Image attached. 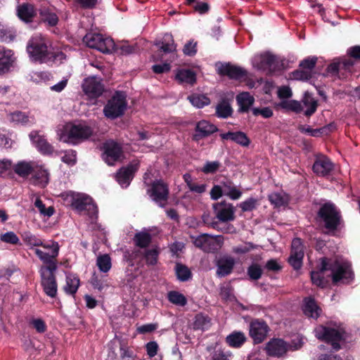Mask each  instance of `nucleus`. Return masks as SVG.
<instances>
[{
    "label": "nucleus",
    "mask_w": 360,
    "mask_h": 360,
    "mask_svg": "<svg viewBox=\"0 0 360 360\" xmlns=\"http://www.w3.org/2000/svg\"><path fill=\"white\" fill-rule=\"evenodd\" d=\"M311 74L305 69L301 68L292 73V78L297 80H307L311 77Z\"/></svg>",
    "instance_id": "nucleus-58"
},
{
    "label": "nucleus",
    "mask_w": 360,
    "mask_h": 360,
    "mask_svg": "<svg viewBox=\"0 0 360 360\" xmlns=\"http://www.w3.org/2000/svg\"><path fill=\"white\" fill-rule=\"evenodd\" d=\"M138 168L139 163L135 162L120 169L116 175V179L122 188H127L129 185Z\"/></svg>",
    "instance_id": "nucleus-17"
},
{
    "label": "nucleus",
    "mask_w": 360,
    "mask_h": 360,
    "mask_svg": "<svg viewBox=\"0 0 360 360\" xmlns=\"http://www.w3.org/2000/svg\"><path fill=\"white\" fill-rule=\"evenodd\" d=\"M269 327L261 321H254L250 325V335L255 344L262 342L267 335Z\"/></svg>",
    "instance_id": "nucleus-16"
},
{
    "label": "nucleus",
    "mask_w": 360,
    "mask_h": 360,
    "mask_svg": "<svg viewBox=\"0 0 360 360\" xmlns=\"http://www.w3.org/2000/svg\"><path fill=\"white\" fill-rule=\"evenodd\" d=\"M22 238L24 242L31 248L39 247L42 245V240L29 231L24 232L22 234Z\"/></svg>",
    "instance_id": "nucleus-49"
},
{
    "label": "nucleus",
    "mask_w": 360,
    "mask_h": 360,
    "mask_svg": "<svg viewBox=\"0 0 360 360\" xmlns=\"http://www.w3.org/2000/svg\"><path fill=\"white\" fill-rule=\"evenodd\" d=\"M56 265L50 267H41V283L44 292L50 297H55L57 295L58 285L54 276Z\"/></svg>",
    "instance_id": "nucleus-8"
},
{
    "label": "nucleus",
    "mask_w": 360,
    "mask_h": 360,
    "mask_svg": "<svg viewBox=\"0 0 360 360\" xmlns=\"http://www.w3.org/2000/svg\"><path fill=\"white\" fill-rule=\"evenodd\" d=\"M148 193L153 200L159 205L163 206L166 202L169 194L167 186L160 180L153 182Z\"/></svg>",
    "instance_id": "nucleus-13"
},
{
    "label": "nucleus",
    "mask_w": 360,
    "mask_h": 360,
    "mask_svg": "<svg viewBox=\"0 0 360 360\" xmlns=\"http://www.w3.org/2000/svg\"><path fill=\"white\" fill-rule=\"evenodd\" d=\"M9 122L17 124H32L34 122V119L29 117L25 112L21 111H15L11 112L7 117Z\"/></svg>",
    "instance_id": "nucleus-33"
},
{
    "label": "nucleus",
    "mask_w": 360,
    "mask_h": 360,
    "mask_svg": "<svg viewBox=\"0 0 360 360\" xmlns=\"http://www.w3.org/2000/svg\"><path fill=\"white\" fill-rule=\"evenodd\" d=\"M214 210L217 219L221 221L234 219V210L231 204L217 203L214 205Z\"/></svg>",
    "instance_id": "nucleus-23"
},
{
    "label": "nucleus",
    "mask_w": 360,
    "mask_h": 360,
    "mask_svg": "<svg viewBox=\"0 0 360 360\" xmlns=\"http://www.w3.org/2000/svg\"><path fill=\"white\" fill-rule=\"evenodd\" d=\"M26 50L30 60L40 64L62 63L66 58L63 52L55 50L50 41L41 34H36L28 41Z\"/></svg>",
    "instance_id": "nucleus-2"
},
{
    "label": "nucleus",
    "mask_w": 360,
    "mask_h": 360,
    "mask_svg": "<svg viewBox=\"0 0 360 360\" xmlns=\"http://www.w3.org/2000/svg\"><path fill=\"white\" fill-rule=\"evenodd\" d=\"M226 341L230 347L238 348L246 341V337L243 332L233 331L226 338Z\"/></svg>",
    "instance_id": "nucleus-35"
},
{
    "label": "nucleus",
    "mask_w": 360,
    "mask_h": 360,
    "mask_svg": "<svg viewBox=\"0 0 360 360\" xmlns=\"http://www.w3.org/2000/svg\"><path fill=\"white\" fill-rule=\"evenodd\" d=\"M80 285L79 277L76 274H67L65 278V285L63 287V290L66 294L74 295Z\"/></svg>",
    "instance_id": "nucleus-30"
},
{
    "label": "nucleus",
    "mask_w": 360,
    "mask_h": 360,
    "mask_svg": "<svg viewBox=\"0 0 360 360\" xmlns=\"http://www.w3.org/2000/svg\"><path fill=\"white\" fill-rule=\"evenodd\" d=\"M252 63L257 70L272 72L276 70L278 61L274 54L264 52L255 55L252 60Z\"/></svg>",
    "instance_id": "nucleus-10"
},
{
    "label": "nucleus",
    "mask_w": 360,
    "mask_h": 360,
    "mask_svg": "<svg viewBox=\"0 0 360 360\" xmlns=\"http://www.w3.org/2000/svg\"><path fill=\"white\" fill-rule=\"evenodd\" d=\"M32 174L34 184L43 188L49 183V174L41 163L39 162V168L37 169V171H34Z\"/></svg>",
    "instance_id": "nucleus-29"
},
{
    "label": "nucleus",
    "mask_w": 360,
    "mask_h": 360,
    "mask_svg": "<svg viewBox=\"0 0 360 360\" xmlns=\"http://www.w3.org/2000/svg\"><path fill=\"white\" fill-rule=\"evenodd\" d=\"M32 143L43 154H51L53 152V146L48 143L46 139L40 136L37 131H33L29 134Z\"/></svg>",
    "instance_id": "nucleus-22"
},
{
    "label": "nucleus",
    "mask_w": 360,
    "mask_h": 360,
    "mask_svg": "<svg viewBox=\"0 0 360 360\" xmlns=\"http://www.w3.org/2000/svg\"><path fill=\"white\" fill-rule=\"evenodd\" d=\"M62 161L68 165H73L76 162V153L74 150H68L65 152L62 157Z\"/></svg>",
    "instance_id": "nucleus-60"
},
{
    "label": "nucleus",
    "mask_w": 360,
    "mask_h": 360,
    "mask_svg": "<svg viewBox=\"0 0 360 360\" xmlns=\"http://www.w3.org/2000/svg\"><path fill=\"white\" fill-rule=\"evenodd\" d=\"M39 167V162L21 160L13 165V170L18 176L27 177Z\"/></svg>",
    "instance_id": "nucleus-20"
},
{
    "label": "nucleus",
    "mask_w": 360,
    "mask_h": 360,
    "mask_svg": "<svg viewBox=\"0 0 360 360\" xmlns=\"http://www.w3.org/2000/svg\"><path fill=\"white\" fill-rule=\"evenodd\" d=\"M34 204V206L37 208L40 215L44 217L49 218L55 212V210L52 206L46 207L42 200L39 198H36Z\"/></svg>",
    "instance_id": "nucleus-44"
},
{
    "label": "nucleus",
    "mask_w": 360,
    "mask_h": 360,
    "mask_svg": "<svg viewBox=\"0 0 360 360\" xmlns=\"http://www.w3.org/2000/svg\"><path fill=\"white\" fill-rule=\"evenodd\" d=\"M150 234L145 231L136 233L134 237L136 245L141 248L146 247L150 243Z\"/></svg>",
    "instance_id": "nucleus-50"
},
{
    "label": "nucleus",
    "mask_w": 360,
    "mask_h": 360,
    "mask_svg": "<svg viewBox=\"0 0 360 360\" xmlns=\"http://www.w3.org/2000/svg\"><path fill=\"white\" fill-rule=\"evenodd\" d=\"M316 338L330 344L333 349L338 350L344 338L345 330L341 325L330 323L328 326L320 325L314 330Z\"/></svg>",
    "instance_id": "nucleus-5"
},
{
    "label": "nucleus",
    "mask_w": 360,
    "mask_h": 360,
    "mask_svg": "<svg viewBox=\"0 0 360 360\" xmlns=\"http://www.w3.org/2000/svg\"><path fill=\"white\" fill-rule=\"evenodd\" d=\"M120 356L122 360H134V356L129 347L121 345L120 347Z\"/></svg>",
    "instance_id": "nucleus-64"
},
{
    "label": "nucleus",
    "mask_w": 360,
    "mask_h": 360,
    "mask_svg": "<svg viewBox=\"0 0 360 360\" xmlns=\"http://www.w3.org/2000/svg\"><path fill=\"white\" fill-rule=\"evenodd\" d=\"M176 274L178 279L181 281H186L191 277L190 270L186 266L179 264L176 266Z\"/></svg>",
    "instance_id": "nucleus-52"
},
{
    "label": "nucleus",
    "mask_w": 360,
    "mask_h": 360,
    "mask_svg": "<svg viewBox=\"0 0 360 360\" xmlns=\"http://www.w3.org/2000/svg\"><path fill=\"white\" fill-rule=\"evenodd\" d=\"M234 264V259L231 257H226L220 259L217 262V276L223 277L229 275L232 271Z\"/></svg>",
    "instance_id": "nucleus-28"
},
{
    "label": "nucleus",
    "mask_w": 360,
    "mask_h": 360,
    "mask_svg": "<svg viewBox=\"0 0 360 360\" xmlns=\"http://www.w3.org/2000/svg\"><path fill=\"white\" fill-rule=\"evenodd\" d=\"M126 94L116 92L104 108L103 112L107 117L115 119L121 116L127 108Z\"/></svg>",
    "instance_id": "nucleus-7"
},
{
    "label": "nucleus",
    "mask_w": 360,
    "mask_h": 360,
    "mask_svg": "<svg viewBox=\"0 0 360 360\" xmlns=\"http://www.w3.org/2000/svg\"><path fill=\"white\" fill-rule=\"evenodd\" d=\"M103 159L108 165H114L121 161L123 153L121 146L113 141H108L103 144Z\"/></svg>",
    "instance_id": "nucleus-12"
},
{
    "label": "nucleus",
    "mask_w": 360,
    "mask_h": 360,
    "mask_svg": "<svg viewBox=\"0 0 360 360\" xmlns=\"http://www.w3.org/2000/svg\"><path fill=\"white\" fill-rule=\"evenodd\" d=\"M218 70L220 74L227 75L231 79H238L245 75V71L243 69L229 64L221 65Z\"/></svg>",
    "instance_id": "nucleus-26"
},
{
    "label": "nucleus",
    "mask_w": 360,
    "mask_h": 360,
    "mask_svg": "<svg viewBox=\"0 0 360 360\" xmlns=\"http://www.w3.org/2000/svg\"><path fill=\"white\" fill-rule=\"evenodd\" d=\"M329 276L332 277L333 283H349L353 276L350 264L347 261L339 259L329 264L326 258L322 259L321 269L311 272V281L323 288L328 283Z\"/></svg>",
    "instance_id": "nucleus-1"
},
{
    "label": "nucleus",
    "mask_w": 360,
    "mask_h": 360,
    "mask_svg": "<svg viewBox=\"0 0 360 360\" xmlns=\"http://www.w3.org/2000/svg\"><path fill=\"white\" fill-rule=\"evenodd\" d=\"M96 264L102 272H108L112 266L110 257L108 255H100L97 257Z\"/></svg>",
    "instance_id": "nucleus-48"
},
{
    "label": "nucleus",
    "mask_w": 360,
    "mask_h": 360,
    "mask_svg": "<svg viewBox=\"0 0 360 360\" xmlns=\"http://www.w3.org/2000/svg\"><path fill=\"white\" fill-rule=\"evenodd\" d=\"M0 240L6 243L17 245L20 243L18 236L13 231H8L0 236Z\"/></svg>",
    "instance_id": "nucleus-53"
},
{
    "label": "nucleus",
    "mask_w": 360,
    "mask_h": 360,
    "mask_svg": "<svg viewBox=\"0 0 360 360\" xmlns=\"http://www.w3.org/2000/svg\"><path fill=\"white\" fill-rule=\"evenodd\" d=\"M188 99L197 108H202L210 103V99L204 94H193L189 96Z\"/></svg>",
    "instance_id": "nucleus-39"
},
{
    "label": "nucleus",
    "mask_w": 360,
    "mask_h": 360,
    "mask_svg": "<svg viewBox=\"0 0 360 360\" xmlns=\"http://www.w3.org/2000/svg\"><path fill=\"white\" fill-rule=\"evenodd\" d=\"M354 62L352 59L344 60L338 63H333L328 66V71L330 72H336L340 69H345L350 71L351 68L353 66Z\"/></svg>",
    "instance_id": "nucleus-47"
},
{
    "label": "nucleus",
    "mask_w": 360,
    "mask_h": 360,
    "mask_svg": "<svg viewBox=\"0 0 360 360\" xmlns=\"http://www.w3.org/2000/svg\"><path fill=\"white\" fill-rule=\"evenodd\" d=\"M40 246L42 247L43 248H44V250L51 252L52 255H58L59 245L57 242L50 240V241L44 243L42 241V245H41Z\"/></svg>",
    "instance_id": "nucleus-57"
},
{
    "label": "nucleus",
    "mask_w": 360,
    "mask_h": 360,
    "mask_svg": "<svg viewBox=\"0 0 360 360\" xmlns=\"http://www.w3.org/2000/svg\"><path fill=\"white\" fill-rule=\"evenodd\" d=\"M92 133L91 128L84 123H67L57 129L60 141L73 145L87 139Z\"/></svg>",
    "instance_id": "nucleus-3"
},
{
    "label": "nucleus",
    "mask_w": 360,
    "mask_h": 360,
    "mask_svg": "<svg viewBox=\"0 0 360 360\" xmlns=\"http://www.w3.org/2000/svg\"><path fill=\"white\" fill-rule=\"evenodd\" d=\"M60 197L65 205L71 206L78 212L86 211L92 220L96 218L97 207L87 195L67 191L61 193Z\"/></svg>",
    "instance_id": "nucleus-4"
},
{
    "label": "nucleus",
    "mask_w": 360,
    "mask_h": 360,
    "mask_svg": "<svg viewBox=\"0 0 360 360\" xmlns=\"http://www.w3.org/2000/svg\"><path fill=\"white\" fill-rule=\"evenodd\" d=\"M316 58L314 57L308 58L300 63V68L308 70L311 74V70L315 66Z\"/></svg>",
    "instance_id": "nucleus-62"
},
{
    "label": "nucleus",
    "mask_w": 360,
    "mask_h": 360,
    "mask_svg": "<svg viewBox=\"0 0 360 360\" xmlns=\"http://www.w3.org/2000/svg\"><path fill=\"white\" fill-rule=\"evenodd\" d=\"M197 43L193 41H190L186 43L184 47V53L186 56H193L197 52L196 49Z\"/></svg>",
    "instance_id": "nucleus-63"
},
{
    "label": "nucleus",
    "mask_w": 360,
    "mask_h": 360,
    "mask_svg": "<svg viewBox=\"0 0 360 360\" xmlns=\"http://www.w3.org/2000/svg\"><path fill=\"white\" fill-rule=\"evenodd\" d=\"M303 311L306 316L316 319L320 316L321 309L314 299L309 297L304 300Z\"/></svg>",
    "instance_id": "nucleus-27"
},
{
    "label": "nucleus",
    "mask_w": 360,
    "mask_h": 360,
    "mask_svg": "<svg viewBox=\"0 0 360 360\" xmlns=\"http://www.w3.org/2000/svg\"><path fill=\"white\" fill-rule=\"evenodd\" d=\"M313 171L319 176H326L333 169V164L328 158L319 155L313 165Z\"/></svg>",
    "instance_id": "nucleus-18"
},
{
    "label": "nucleus",
    "mask_w": 360,
    "mask_h": 360,
    "mask_svg": "<svg viewBox=\"0 0 360 360\" xmlns=\"http://www.w3.org/2000/svg\"><path fill=\"white\" fill-rule=\"evenodd\" d=\"M17 13L19 18L25 22H30L36 15V11L34 6L30 4H22L18 6Z\"/></svg>",
    "instance_id": "nucleus-34"
},
{
    "label": "nucleus",
    "mask_w": 360,
    "mask_h": 360,
    "mask_svg": "<svg viewBox=\"0 0 360 360\" xmlns=\"http://www.w3.org/2000/svg\"><path fill=\"white\" fill-rule=\"evenodd\" d=\"M157 45L160 49L165 53H171L176 50V45L170 34H165L163 37L162 41L158 43Z\"/></svg>",
    "instance_id": "nucleus-41"
},
{
    "label": "nucleus",
    "mask_w": 360,
    "mask_h": 360,
    "mask_svg": "<svg viewBox=\"0 0 360 360\" xmlns=\"http://www.w3.org/2000/svg\"><path fill=\"white\" fill-rule=\"evenodd\" d=\"M15 58L12 50L0 46V75L8 72L13 67Z\"/></svg>",
    "instance_id": "nucleus-19"
},
{
    "label": "nucleus",
    "mask_w": 360,
    "mask_h": 360,
    "mask_svg": "<svg viewBox=\"0 0 360 360\" xmlns=\"http://www.w3.org/2000/svg\"><path fill=\"white\" fill-rule=\"evenodd\" d=\"M319 217L324 222L326 228L330 231L336 229L340 223V214L331 203H326L321 207Z\"/></svg>",
    "instance_id": "nucleus-9"
},
{
    "label": "nucleus",
    "mask_w": 360,
    "mask_h": 360,
    "mask_svg": "<svg viewBox=\"0 0 360 360\" xmlns=\"http://www.w3.org/2000/svg\"><path fill=\"white\" fill-rule=\"evenodd\" d=\"M29 79L34 83H46L53 79L52 75L46 71H32L29 74Z\"/></svg>",
    "instance_id": "nucleus-37"
},
{
    "label": "nucleus",
    "mask_w": 360,
    "mask_h": 360,
    "mask_svg": "<svg viewBox=\"0 0 360 360\" xmlns=\"http://www.w3.org/2000/svg\"><path fill=\"white\" fill-rule=\"evenodd\" d=\"M174 79L180 84L193 85L196 82V74L190 69L178 68L174 71Z\"/></svg>",
    "instance_id": "nucleus-21"
},
{
    "label": "nucleus",
    "mask_w": 360,
    "mask_h": 360,
    "mask_svg": "<svg viewBox=\"0 0 360 360\" xmlns=\"http://www.w3.org/2000/svg\"><path fill=\"white\" fill-rule=\"evenodd\" d=\"M304 257L303 245L300 238H295L292 242L291 254L288 259L289 263L295 269L302 266Z\"/></svg>",
    "instance_id": "nucleus-15"
},
{
    "label": "nucleus",
    "mask_w": 360,
    "mask_h": 360,
    "mask_svg": "<svg viewBox=\"0 0 360 360\" xmlns=\"http://www.w3.org/2000/svg\"><path fill=\"white\" fill-rule=\"evenodd\" d=\"M220 136L224 140H231L242 146H248L250 144V139L241 131L221 134Z\"/></svg>",
    "instance_id": "nucleus-31"
},
{
    "label": "nucleus",
    "mask_w": 360,
    "mask_h": 360,
    "mask_svg": "<svg viewBox=\"0 0 360 360\" xmlns=\"http://www.w3.org/2000/svg\"><path fill=\"white\" fill-rule=\"evenodd\" d=\"M84 93L90 98H98L103 91L101 79L96 77H90L84 79L82 84Z\"/></svg>",
    "instance_id": "nucleus-14"
},
{
    "label": "nucleus",
    "mask_w": 360,
    "mask_h": 360,
    "mask_svg": "<svg viewBox=\"0 0 360 360\" xmlns=\"http://www.w3.org/2000/svg\"><path fill=\"white\" fill-rule=\"evenodd\" d=\"M269 200L276 207H281L288 203V196L282 192H275L269 195Z\"/></svg>",
    "instance_id": "nucleus-43"
},
{
    "label": "nucleus",
    "mask_w": 360,
    "mask_h": 360,
    "mask_svg": "<svg viewBox=\"0 0 360 360\" xmlns=\"http://www.w3.org/2000/svg\"><path fill=\"white\" fill-rule=\"evenodd\" d=\"M158 253L159 252L156 248L148 250L144 255L147 264H155L158 262Z\"/></svg>",
    "instance_id": "nucleus-54"
},
{
    "label": "nucleus",
    "mask_w": 360,
    "mask_h": 360,
    "mask_svg": "<svg viewBox=\"0 0 360 360\" xmlns=\"http://www.w3.org/2000/svg\"><path fill=\"white\" fill-rule=\"evenodd\" d=\"M220 167L219 161L206 162L201 171L205 174H213L216 172Z\"/></svg>",
    "instance_id": "nucleus-56"
},
{
    "label": "nucleus",
    "mask_w": 360,
    "mask_h": 360,
    "mask_svg": "<svg viewBox=\"0 0 360 360\" xmlns=\"http://www.w3.org/2000/svg\"><path fill=\"white\" fill-rule=\"evenodd\" d=\"M287 349L286 343L281 339L271 340L265 347L267 354L272 356H281L286 352Z\"/></svg>",
    "instance_id": "nucleus-24"
},
{
    "label": "nucleus",
    "mask_w": 360,
    "mask_h": 360,
    "mask_svg": "<svg viewBox=\"0 0 360 360\" xmlns=\"http://www.w3.org/2000/svg\"><path fill=\"white\" fill-rule=\"evenodd\" d=\"M236 101L240 107V110L245 112L253 105L255 98L250 93L242 92L236 96Z\"/></svg>",
    "instance_id": "nucleus-36"
},
{
    "label": "nucleus",
    "mask_w": 360,
    "mask_h": 360,
    "mask_svg": "<svg viewBox=\"0 0 360 360\" xmlns=\"http://www.w3.org/2000/svg\"><path fill=\"white\" fill-rule=\"evenodd\" d=\"M34 253L43 263L47 264V266H45L44 267H50L52 264L56 265L54 262V259L58 255H52L51 252L46 250L45 251H43L39 248H36L34 249Z\"/></svg>",
    "instance_id": "nucleus-40"
},
{
    "label": "nucleus",
    "mask_w": 360,
    "mask_h": 360,
    "mask_svg": "<svg viewBox=\"0 0 360 360\" xmlns=\"http://www.w3.org/2000/svg\"><path fill=\"white\" fill-rule=\"evenodd\" d=\"M167 299L173 304L184 307L187 304L186 297L181 292L172 290L167 293Z\"/></svg>",
    "instance_id": "nucleus-42"
},
{
    "label": "nucleus",
    "mask_w": 360,
    "mask_h": 360,
    "mask_svg": "<svg viewBox=\"0 0 360 360\" xmlns=\"http://www.w3.org/2000/svg\"><path fill=\"white\" fill-rule=\"evenodd\" d=\"M279 106L283 109L292 110L297 113L303 110L302 104L295 100H283L279 103Z\"/></svg>",
    "instance_id": "nucleus-45"
},
{
    "label": "nucleus",
    "mask_w": 360,
    "mask_h": 360,
    "mask_svg": "<svg viewBox=\"0 0 360 360\" xmlns=\"http://www.w3.org/2000/svg\"><path fill=\"white\" fill-rule=\"evenodd\" d=\"M158 345L155 341H150L146 345V349L149 357H154L158 351Z\"/></svg>",
    "instance_id": "nucleus-61"
},
{
    "label": "nucleus",
    "mask_w": 360,
    "mask_h": 360,
    "mask_svg": "<svg viewBox=\"0 0 360 360\" xmlns=\"http://www.w3.org/2000/svg\"><path fill=\"white\" fill-rule=\"evenodd\" d=\"M232 356V353L229 351H224L223 349H215L212 356V360H230Z\"/></svg>",
    "instance_id": "nucleus-55"
},
{
    "label": "nucleus",
    "mask_w": 360,
    "mask_h": 360,
    "mask_svg": "<svg viewBox=\"0 0 360 360\" xmlns=\"http://www.w3.org/2000/svg\"><path fill=\"white\" fill-rule=\"evenodd\" d=\"M83 41L91 49H95L102 53H111L115 49L113 40L101 34L88 33L84 38Z\"/></svg>",
    "instance_id": "nucleus-6"
},
{
    "label": "nucleus",
    "mask_w": 360,
    "mask_h": 360,
    "mask_svg": "<svg viewBox=\"0 0 360 360\" xmlns=\"http://www.w3.org/2000/svg\"><path fill=\"white\" fill-rule=\"evenodd\" d=\"M232 112L230 104L225 101H221L216 106V114L218 117L226 118L231 115Z\"/></svg>",
    "instance_id": "nucleus-46"
},
{
    "label": "nucleus",
    "mask_w": 360,
    "mask_h": 360,
    "mask_svg": "<svg viewBox=\"0 0 360 360\" xmlns=\"http://www.w3.org/2000/svg\"><path fill=\"white\" fill-rule=\"evenodd\" d=\"M194 245L205 252H211L219 248L223 243L220 236H213L209 234H201L193 238Z\"/></svg>",
    "instance_id": "nucleus-11"
},
{
    "label": "nucleus",
    "mask_w": 360,
    "mask_h": 360,
    "mask_svg": "<svg viewBox=\"0 0 360 360\" xmlns=\"http://www.w3.org/2000/svg\"><path fill=\"white\" fill-rule=\"evenodd\" d=\"M210 319L207 316L201 314H197L195 317L193 328L198 330H204L209 326Z\"/></svg>",
    "instance_id": "nucleus-51"
},
{
    "label": "nucleus",
    "mask_w": 360,
    "mask_h": 360,
    "mask_svg": "<svg viewBox=\"0 0 360 360\" xmlns=\"http://www.w3.org/2000/svg\"><path fill=\"white\" fill-rule=\"evenodd\" d=\"M222 187L224 195L231 200H238L242 195V192L230 181L223 182Z\"/></svg>",
    "instance_id": "nucleus-38"
},
{
    "label": "nucleus",
    "mask_w": 360,
    "mask_h": 360,
    "mask_svg": "<svg viewBox=\"0 0 360 360\" xmlns=\"http://www.w3.org/2000/svg\"><path fill=\"white\" fill-rule=\"evenodd\" d=\"M217 130L216 126L210 124L206 120H201L197 123L195 131L196 134L194 136V139L198 141L202 137L207 136Z\"/></svg>",
    "instance_id": "nucleus-25"
},
{
    "label": "nucleus",
    "mask_w": 360,
    "mask_h": 360,
    "mask_svg": "<svg viewBox=\"0 0 360 360\" xmlns=\"http://www.w3.org/2000/svg\"><path fill=\"white\" fill-rule=\"evenodd\" d=\"M303 109L305 108L304 115L307 116H311L313 115L317 108L318 102L317 100L309 93H304L302 99Z\"/></svg>",
    "instance_id": "nucleus-32"
},
{
    "label": "nucleus",
    "mask_w": 360,
    "mask_h": 360,
    "mask_svg": "<svg viewBox=\"0 0 360 360\" xmlns=\"http://www.w3.org/2000/svg\"><path fill=\"white\" fill-rule=\"evenodd\" d=\"M248 274L251 279L257 280L261 277L262 269L258 265L253 264L249 267Z\"/></svg>",
    "instance_id": "nucleus-59"
}]
</instances>
